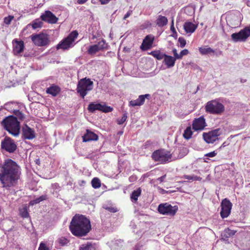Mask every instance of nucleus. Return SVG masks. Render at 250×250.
<instances>
[{"mask_svg": "<svg viewBox=\"0 0 250 250\" xmlns=\"http://www.w3.org/2000/svg\"><path fill=\"white\" fill-rule=\"evenodd\" d=\"M0 168V181L3 187L8 188L16 186L21 175V169L17 163L8 159Z\"/></svg>", "mask_w": 250, "mask_h": 250, "instance_id": "obj_1", "label": "nucleus"}, {"mask_svg": "<svg viewBox=\"0 0 250 250\" xmlns=\"http://www.w3.org/2000/svg\"><path fill=\"white\" fill-rule=\"evenodd\" d=\"M71 233L77 237L85 236L91 230V226L88 219L82 215H75L72 218L70 225Z\"/></svg>", "mask_w": 250, "mask_h": 250, "instance_id": "obj_2", "label": "nucleus"}, {"mask_svg": "<svg viewBox=\"0 0 250 250\" xmlns=\"http://www.w3.org/2000/svg\"><path fill=\"white\" fill-rule=\"evenodd\" d=\"M2 124L4 128L13 136L19 135L20 125L17 118L14 116L6 117L2 122Z\"/></svg>", "mask_w": 250, "mask_h": 250, "instance_id": "obj_3", "label": "nucleus"}, {"mask_svg": "<svg viewBox=\"0 0 250 250\" xmlns=\"http://www.w3.org/2000/svg\"><path fill=\"white\" fill-rule=\"evenodd\" d=\"M205 109L207 113L212 114H221L225 110L224 105L216 99L207 103Z\"/></svg>", "mask_w": 250, "mask_h": 250, "instance_id": "obj_4", "label": "nucleus"}, {"mask_svg": "<svg viewBox=\"0 0 250 250\" xmlns=\"http://www.w3.org/2000/svg\"><path fill=\"white\" fill-rule=\"evenodd\" d=\"M78 36L76 31H72L66 38L62 41L57 45V49L67 50L74 46L75 40Z\"/></svg>", "mask_w": 250, "mask_h": 250, "instance_id": "obj_5", "label": "nucleus"}, {"mask_svg": "<svg viewBox=\"0 0 250 250\" xmlns=\"http://www.w3.org/2000/svg\"><path fill=\"white\" fill-rule=\"evenodd\" d=\"M93 85V82L89 79H82L78 83L77 92L83 98H84L87 92L92 89Z\"/></svg>", "mask_w": 250, "mask_h": 250, "instance_id": "obj_6", "label": "nucleus"}, {"mask_svg": "<svg viewBox=\"0 0 250 250\" xmlns=\"http://www.w3.org/2000/svg\"><path fill=\"white\" fill-rule=\"evenodd\" d=\"M152 159L160 163H166L171 159L169 152L165 150H158L152 154Z\"/></svg>", "mask_w": 250, "mask_h": 250, "instance_id": "obj_7", "label": "nucleus"}, {"mask_svg": "<svg viewBox=\"0 0 250 250\" xmlns=\"http://www.w3.org/2000/svg\"><path fill=\"white\" fill-rule=\"evenodd\" d=\"M178 208L177 206H172L169 203H166L159 205L158 210L162 214L174 216L177 212Z\"/></svg>", "mask_w": 250, "mask_h": 250, "instance_id": "obj_8", "label": "nucleus"}, {"mask_svg": "<svg viewBox=\"0 0 250 250\" xmlns=\"http://www.w3.org/2000/svg\"><path fill=\"white\" fill-rule=\"evenodd\" d=\"M250 36V30L249 28L248 27H245L238 33L232 34L231 37L234 42H245Z\"/></svg>", "mask_w": 250, "mask_h": 250, "instance_id": "obj_9", "label": "nucleus"}, {"mask_svg": "<svg viewBox=\"0 0 250 250\" xmlns=\"http://www.w3.org/2000/svg\"><path fill=\"white\" fill-rule=\"evenodd\" d=\"M250 36V30L249 28L248 27H245L238 33L232 34L231 37L234 42H245Z\"/></svg>", "mask_w": 250, "mask_h": 250, "instance_id": "obj_10", "label": "nucleus"}, {"mask_svg": "<svg viewBox=\"0 0 250 250\" xmlns=\"http://www.w3.org/2000/svg\"><path fill=\"white\" fill-rule=\"evenodd\" d=\"M1 148L7 152L13 153L16 150L17 145L11 138L5 137L1 141Z\"/></svg>", "mask_w": 250, "mask_h": 250, "instance_id": "obj_11", "label": "nucleus"}, {"mask_svg": "<svg viewBox=\"0 0 250 250\" xmlns=\"http://www.w3.org/2000/svg\"><path fill=\"white\" fill-rule=\"evenodd\" d=\"M31 39L33 43L38 46H45L49 42L47 35L43 33L32 35L31 36Z\"/></svg>", "mask_w": 250, "mask_h": 250, "instance_id": "obj_12", "label": "nucleus"}, {"mask_svg": "<svg viewBox=\"0 0 250 250\" xmlns=\"http://www.w3.org/2000/svg\"><path fill=\"white\" fill-rule=\"evenodd\" d=\"M221 132L220 129H216L208 132H204L203 137L205 141L208 144H212L218 139V136Z\"/></svg>", "mask_w": 250, "mask_h": 250, "instance_id": "obj_13", "label": "nucleus"}, {"mask_svg": "<svg viewBox=\"0 0 250 250\" xmlns=\"http://www.w3.org/2000/svg\"><path fill=\"white\" fill-rule=\"evenodd\" d=\"M231 203L227 199H224L222 200L221 204V210L220 215L222 218L228 217L230 213L232 208Z\"/></svg>", "mask_w": 250, "mask_h": 250, "instance_id": "obj_14", "label": "nucleus"}, {"mask_svg": "<svg viewBox=\"0 0 250 250\" xmlns=\"http://www.w3.org/2000/svg\"><path fill=\"white\" fill-rule=\"evenodd\" d=\"M88 111L91 112H94L95 110H100L104 112H109L112 110V108L108 106L105 104H102L99 103L95 104L91 103L88 105L87 108Z\"/></svg>", "mask_w": 250, "mask_h": 250, "instance_id": "obj_15", "label": "nucleus"}, {"mask_svg": "<svg viewBox=\"0 0 250 250\" xmlns=\"http://www.w3.org/2000/svg\"><path fill=\"white\" fill-rule=\"evenodd\" d=\"M106 44L104 40H102L98 42L97 44L91 45L87 50V52L89 55H93L99 51L106 48Z\"/></svg>", "mask_w": 250, "mask_h": 250, "instance_id": "obj_16", "label": "nucleus"}, {"mask_svg": "<svg viewBox=\"0 0 250 250\" xmlns=\"http://www.w3.org/2000/svg\"><path fill=\"white\" fill-rule=\"evenodd\" d=\"M206 125L204 117L201 116L198 118L195 119L193 120L192 123V128L195 131L202 130Z\"/></svg>", "mask_w": 250, "mask_h": 250, "instance_id": "obj_17", "label": "nucleus"}, {"mask_svg": "<svg viewBox=\"0 0 250 250\" xmlns=\"http://www.w3.org/2000/svg\"><path fill=\"white\" fill-rule=\"evenodd\" d=\"M154 40V36L152 35H147L144 39L141 46V48L143 50H147L150 49Z\"/></svg>", "mask_w": 250, "mask_h": 250, "instance_id": "obj_18", "label": "nucleus"}, {"mask_svg": "<svg viewBox=\"0 0 250 250\" xmlns=\"http://www.w3.org/2000/svg\"><path fill=\"white\" fill-rule=\"evenodd\" d=\"M22 137L24 139L32 140L35 138V131L29 127L28 125H25L22 127Z\"/></svg>", "mask_w": 250, "mask_h": 250, "instance_id": "obj_19", "label": "nucleus"}, {"mask_svg": "<svg viewBox=\"0 0 250 250\" xmlns=\"http://www.w3.org/2000/svg\"><path fill=\"white\" fill-rule=\"evenodd\" d=\"M41 18L44 21L50 23H55L57 22L58 19L50 11H46L43 14Z\"/></svg>", "mask_w": 250, "mask_h": 250, "instance_id": "obj_20", "label": "nucleus"}, {"mask_svg": "<svg viewBox=\"0 0 250 250\" xmlns=\"http://www.w3.org/2000/svg\"><path fill=\"white\" fill-rule=\"evenodd\" d=\"M13 51L14 55H18L23 52L24 47V42L23 41H18L17 39H15L13 41Z\"/></svg>", "mask_w": 250, "mask_h": 250, "instance_id": "obj_21", "label": "nucleus"}, {"mask_svg": "<svg viewBox=\"0 0 250 250\" xmlns=\"http://www.w3.org/2000/svg\"><path fill=\"white\" fill-rule=\"evenodd\" d=\"M149 97L150 95L148 94L140 95L137 99L129 102V106H140L144 104L146 98H148Z\"/></svg>", "mask_w": 250, "mask_h": 250, "instance_id": "obj_22", "label": "nucleus"}, {"mask_svg": "<svg viewBox=\"0 0 250 250\" xmlns=\"http://www.w3.org/2000/svg\"><path fill=\"white\" fill-rule=\"evenodd\" d=\"M197 28V25L190 21H186L184 24V29L186 33L191 34L195 31Z\"/></svg>", "mask_w": 250, "mask_h": 250, "instance_id": "obj_23", "label": "nucleus"}, {"mask_svg": "<svg viewBox=\"0 0 250 250\" xmlns=\"http://www.w3.org/2000/svg\"><path fill=\"white\" fill-rule=\"evenodd\" d=\"M98 139L97 135L95 133L90 131L89 130L86 131V133L83 137V142H87L90 141H96Z\"/></svg>", "mask_w": 250, "mask_h": 250, "instance_id": "obj_24", "label": "nucleus"}, {"mask_svg": "<svg viewBox=\"0 0 250 250\" xmlns=\"http://www.w3.org/2000/svg\"><path fill=\"white\" fill-rule=\"evenodd\" d=\"M227 21L230 24V26L232 27L238 26L240 23L238 16L231 15L228 16Z\"/></svg>", "mask_w": 250, "mask_h": 250, "instance_id": "obj_25", "label": "nucleus"}, {"mask_svg": "<svg viewBox=\"0 0 250 250\" xmlns=\"http://www.w3.org/2000/svg\"><path fill=\"white\" fill-rule=\"evenodd\" d=\"M175 59L174 57L165 55L164 58V62L167 65V68H171L173 67L175 63Z\"/></svg>", "mask_w": 250, "mask_h": 250, "instance_id": "obj_26", "label": "nucleus"}, {"mask_svg": "<svg viewBox=\"0 0 250 250\" xmlns=\"http://www.w3.org/2000/svg\"><path fill=\"white\" fill-rule=\"evenodd\" d=\"M199 51L202 55L211 54L214 53V50L208 46H204L199 48Z\"/></svg>", "mask_w": 250, "mask_h": 250, "instance_id": "obj_27", "label": "nucleus"}, {"mask_svg": "<svg viewBox=\"0 0 250 250\" xmlns=\"http://www.w3.org/2000/svg\"><path fill=\"white\" fill-rule=\"evenodd\" d=\"M60 90V89L58 86L52 85L47 88L46 91L47 93L53 96H56L59 93Z\"/></svg>", "mask_w": 250, "mask_h": 250, "instance_id": "obj_28", "label": "nucleus"}, {"mask_svg": "<svg viewBox=\"0 0 250 250\" xmlns=\"http://www.w3.org/2000/svg\"><path fill=\"white\" fill-rule=\"evenodd\" d=\"M235 231L229 229H225L221 234V238L224 240H226L228 238L234 235Z\"/></svg>", "mask_w": 250, "mask_h": 250, "instance_id": "obj_29", "label": "nucleus"}, {"mask_svg": "<svg viewBox=\"0 0 250 250\" xmlns=\"http://www.w3.org/2000/svg\"><path fill=\"white\" fill-rule=\"evenodd\" d=\"M167 21L166 17L159 15L156 20V24L159 27H163L167 24Z\"/></svg>", "mask_w": 250, "mask_h": 250, "instance_id": "obj_30", "label": "nucleus"}, {"mask_svg": "<svg viewBox=\"0 0 250 250\" xmlns=\"http://www.w3.org/2000/svg\"><path fill=\"white\" fill-rule=\"evenodd\" d=\"M158 60L164 59L165 54L163 53L160 50H154L148 53Z\"/></svg>", "mask_w": 250, "mask_h": 250, "instance_id": "obj_31", "label": "nucleus"}, {"mask_svg": "<svg viewBox=\"0 0 250 250\" xmlns=\"http://www.w3.org/2000/svg\"><path fill=\"white\" fill-rule=\"evenodd\" d=\"M42 22L40 20L36 19L33 21L32 23L28 24L26 26V28L32 26L33 29H36L39 28H41L42 26Z\"/></svg>", "mask_w": 250, "mask_h": 250, "instance_id": "obj_32", "label": "nucleus"}, {"mask_svg": "<svg viewBox=\"0 0 250 250\" xmlns=\"http://www.w3.org/2000/svg\"><path fill=\"white\" fill-rule=\"evenodd\" d=\"M141 189L139 188L132 192L131 195V199L132 201L136 202L137 201L138 197L141 195Z\"/></svg>", "mask_w": 250, "mask_h": 250, "instance_id": "obj_33", "label": "nucleus"}, {"mask_svg": "<svg viewBox=\"0 0 250 250\" xmlns=\"http://www.w3.org/2000/svg\"><path fill=\"white\" fill-rule=\"evenodd\" d=\"M46 195H42L40 197L31 201L29 203V205L31 206L34 205L35 204L39 203L41 201L46 200Z\"/></svg>", "mask_w": 250, "mask_h": 250, "instance_id": "obj_34", "label": "nucleus"}, {"mask_svg": "<svg viewBox=\"0 0 250 250\" xmlns=\"http://www.w3.org/2000/svg\"><path fill=\"white\" fill-rule=\"evenodd\" d=\"M192 132L190 126L188 127L184 131L183 137L186 139H189L191 137Z\"/></svg>", "mask_w": 250, "mask_h": 250, "instance_id": "obj_35", "label": "nucleus"}, {"mask_svg": "<svg viewBox=\"0 0 250 250\" xmlns=\"http://www.w3.org/2000/svg\"><path fill=\"white\" fill-rule=\"evenodd\" d=\"M20 215L22 218H27L29 216V213L28 212V209L26 207H23L22 208H20Z\"/></svg>", "mask_w": 250, "mask_h": 250, "instance_id": "obj_36", "label": "nucleus"}, {"mask_svg": "<svg viewBox=\"0 0 250 250\" xmlns=\"http://www.w3.org/2000/svg\"><path fill=\"white\" fill-rule=\"evenodd\" d=\"M91 184L94 188H97L101 187V182L98 178H94L91 181Z\"/></svg>", "mask_w": 250, "mask_h": 250, "instance_id": "obj_37", "label": "nucleus"}, {"mask_svg": "<svg viewBox=\"0 0 250 250\" xmlns=\"http://www.w3.org/2000/svg\"><path fill=\"white\" fill-rule=\"evenodd\" d=\"M91 244L88 242L86 244L82 245L80 247L79 250H91Z\"/></svg>", "mask_w": 250, "mask_h": 250, "instance_id": "obj_38", "label": "nucleus"}, {"mask_svg": "<svg viewBox=\"0 0 250 250\" xmlns=\"http://www.w3.org/2000/svg\"><path fill=\"white\" fill-rule=\"evenodd\" d=\"M58 242L61 246H64L69 242V241L66 238L62 237L58 239Z\"/></svg>", "mask_w": 250, "mask_h": 250, "instance_id": "obj_39", "label": "nucleus"}, {"mask_svg": "<svg viewBox=\"0 0 250 250\" xmlns=\"http://www.w3.org/2000/svg\"><path fill=\"white\" fill-rule=\"evenodd\" d=\"M14 113L19 119L23 120L24 118V114L19 110H14Z\"/></svg>", "mask_w": 250, "mask_h": 250, "instance_id": "obj_40", "label": "nucleus"}, {"mask_svg": "<svg viewBox=\"0 0 250 250\" xmlns=\"http://www.w3.org/2000/svg\"><path fill=\"white\" fill-rule=\"evenodd\" d=\"M127 113H124L123 116L121 119H118L117 120V123L119 125H122L124 123V122L126 121L127 119Z\"/></svg>", "mask_w": 250, "mask_h": 250, "instance_id": "obj_41", "label": "nucleus"}, {"mask_svg": "<svg viewBox=\"0 0 250 250\" xmlns=\"http://www.w3.org/2000/svg\"><path fill=\"white\" fill-rule=\"evenodd\" d=\"M13 19H14V16L10 15L7 17H5L4 19V22L5 24H6L7 25H9L10 24L11 21H12V20Z\"/></svg>", "mask_w": 250, "mask_h": 250, "instance_id": "obj_42", "label": "nucleus"}, {"mask_svg": "<svg viewBox=\"0 0 250 250\" xmlns=\"http://www.w3.org/2000/svg\"><path fill=\"white\" fill-rule=\"evenodd\" d=\"M178 42L180 43V46L181 47H184L186 44V41L183 37H180L178 39Z\"/></svg>", "mask_w": 250, "mask_h": 250, "instance_id": "obj_43", "label": "nucleus"}, {"mask_svg": "<svg viewBox=\"0 0 250 250\" xmlns=\"http://www.w3.org/2000/svg\"><path fill=\"white\" fill-rule=\"evenodd\" d=\"M38 250H49V249L46 246L45 244L42 242L40 244Z\"/></svg>", "mask_w": 250, "mask_h": 250, "instance_id": "obj_44", "label": "nucleus"}, {"mask_svg": "<svg viewBox=\"0 0 250 250\" xmlns=\"http://www.w3.org/2000/svg\"><path fill=\"white\" fill-rule=\"evenodd\" d=\"M189 51L188 49H185L183 50L179 54L180 59H181L184 56L187 55Z\"/></svg>", "mask_w": 250, "mask_h": 250, "instance_id": "obj_45", "label": "nucleus"}, {"mask_svg": "<svg viewBox=\"0 0 250 250\" xmlns=\"http://www.w3.org/2000/svg\"><path fill=\"white\" fill-rule=\"evenodd\" d=\"M173 54L174 56V59H175V60L176 59H180V57L179 56V54H178L177 50L175 48H174L172 50Z\"/></svg>", "mask_w": 250, "mask_h": 250, "instance_id": "obj_46", "label": "nucleus"}, {"mask_svg": "<svg viewBox=\"0 0 250 250\" xmlns=\"http://www.w3.org/2000/svg\"><path fill=\"white\" fill-rule=\"evenodd\" d=\"M217 153L214 151H212L205 154V156L209 157H214L216 155Z\"/></svg>", "mask_w": 250, "mask_h": 250, "instance_id": "obj_47", "label": "nucleus"}, {"mask_svg": "<svg viewBox=\"0 0 250 250\" xmlns=\"http://www.w3.org/2000/svg\"><path fill=\"white\" fill-rule=\"evenodd\" d=\"M170 30L173 33H176V30L175 29V28L174 27V21H173V20H172V22H171V25L170 26Z\"/></svg>", "mask_w": 250, "mask_h": 250, "instance_id": "obj_48", "label": "nucleus"}, {"mask_svg": "<svg viewBox=\"0 0 250 250\" xmlns=\"http://www.w3.org/2000/svg\"><path fill=\"white\" fill-rule=\"evenodd\" d=\"M132 11L131 10L128 11L124 16V20L126 19L127 18H128L132 14Z\"/></svg>", "mask_w": 250, "mask_h": 250, "instance_id": "obj_49", "label": "nucleus"}, {"mask_svg": "<svg viewBox=\"0 0 250 250\" xmlns=\"http://www.w3.org/2000/svg\"><path fill=\"white\" fill-rule=\"evenodd\" d=\"M106 209L111 212H116L117 211L116 208L113 207H108L106 208Z\"/></svg>", "mask_w": 250, "mask_h": 250, "instance_id": "obj_50", "label": "nucleus"}, {"mask_svg": "<svg viewBox=\"0 0 250 250\" xmlns=\"http://www.w3.org/2000/svg\"><path fill=\"white\" fill-rule=\"evenodd\" d=\"M185 178L187 180L193 181V175H185Z\"/></svg>", "mask_w": 250, "mask_h": 250, "instance_id": "obj_51", "label": "nucleus"}, {"mask_svg": "<svg viewBox=\"0 0 250 250\" xmlns=\"http://www.w3.org/2000/svg\"><path fill=\"white\" fill-rule=\"evenodd\" d=\"M201 180L202 178L197 176L193 175V181H201Z\"/></svg>", "mask_w": 250, "mask_h": 250, "instance_id": "obj_52", "label": "nucleus"}, {"mask_svg": "<svg viewBox=\"0 0 250 250\" xmlns=\"http://www.w3.org/2000/svg\"><path fill=\"white\" fill-rule=\"evenodd\" d=\"M165 177H166V175H163V176L158 178L157 179V180L160 181V182H162L164 181V180L165 178Z\"/></svg>", "mask_w": 250, "mask_h": 250, "instance_id": "obj_53", "label": "nucleus"}, {"mask_svg": "<svg viewBox=\"0 0 250 250\" xmlns=\"http://www.w3.org/2000/svg\"><path fill=\"white\" fill-rule=\"evenodd\" d=\"M87 0H78L77 2L80 4H82L85 2Z\"/></svg>", "mask_w": 250, "mask_h": 250, "instance_id": "obj_54", "label": "nucleus"}, {"mask_svg": "<svg viewBox=\"0 0 250 250\" xmlns=\"http://www.w3.org/2000/svg\"><path fill=\"white\" fill-rule=\"evenodd\" d=\"M36 162L37 164L39 165L40 164V160L39 159L36 160Z\"/></svg>", "mask_w": 250, "mask_h": 250, "instance_id": "obj_55", "label": "nucleus"}, {"mask_svg": "<svg viewBox=\"0 0 250 250\" xmlns=\"http://www.w3.org/2000/svg\"><path fill=\"white\" fill-rule=\"evenodd\" d=\"M7 105V104H5L4 106H5V108H6V106Z\"/></svg>", "mask_w": 250, "mask_h": 250, "instance_id": "obj_56", "label": "nucleus"}, {"mask_svg": "<svg viewBox=\"0 0 250 250\" xmlns=\"http://www.w3.org/2000/svg\"><path fill=\"white\" fill-rule=\"evenodd\" d=\"M249 28V30H250V26L248 27Z\"/></svg>", "mask_w": 250, "mask_h": 250, "instance_id": "obj_57", "label": "nucleus"}]
</instances>
